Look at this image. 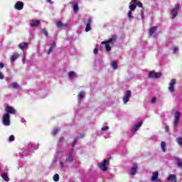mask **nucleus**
<instances>
[{"instance_id":"36","label":"nucleus","mask_w":182,"mask_h":182,"mask_svg":"<svg viewBox=\"0 0 182 182\" xmlns=\"http://www.w3.org/2000/svg\"><path fill=\"white\" fill-rule=\"evenodd\" d=\"M9 141H15V136L11 135L9 138Z\"/></svg>"},{"instance_id":"19","label":"nucleus","mask_w":182,"mask_h":182,"mask_svg":"<svg viewBox=\"0 0 182 182\" xmlns=\"http://www.w3.org/2000/svg\"><path fill=\"white\" fill-rule=\"evenodd\" d=\"M56 48V43H52L50 48L48 50V52L47 53V55H50L52 52H53V49Z\"/></svg>"},{"instance_id":"33","label":"nucleus","mask_w":182,"mask_h":182,"mask_svg":"<svg viewBox=\"0 0 182 182\" xmlns=\"http://www.w3.org/2000/svg\"><path fill=\"white\" fill-rule=\"evenodd\" d=\"M53 181H59V174L55 173V174L53 176Z\"/></svg>"},{"instance_id":"4","label":"nucleus","mask_w":182,"mask_h":182,"mask_svg":"<svg viewBox=\"0 0 182 182\" xmlns=\"http://www.w3.org/2000/svg\"><path fill=\"white\" fill-rule=\"evenodd\" d=\"M177 83V80L176 79H172L170 82H169V87H168V90L171 93H174V90H176V88L174 87L175 85Z\"/></svg>"},{"instance_id":"13","label":"nucleus","mask_w":182,"mask_h":182,"mask_svg":"<svg viewBox=\"0 0 182 182\" xmlns=\"http://www.w3.org/2000/svg\"><path fill=\"white\" fill-rule=\"evenodd\" d=\"M174 117H175V119H174L175 124H178V122L180 120V118L181 117V114L178 112H176Z\"/></svg>"},{"instance_id":"26","label":"nucleus","mask_w":182,"mask_h":182,"mask_svg":"<svg viewBox=\"0 0 182 182\" xmlns=\"http://www.w3.org/2000/svg\"><path fill=\"white\" fill-rule=\"evenodd\" d=\"M73 76H75V77H77V75L73 71H70L68 73V77L69 79H72Z\"/></svg>"},{"instance_id":"3","label":"nucleus","mask_w":182,"mask_h":182,"mask_svg":"<svg viewBox=\"0 0 182 182\" xmlns=\"http://www.w3.org/2000/svg\"><path fill=\"white\" fill-rule=\"evenodd\" d=\"M149 77L151 79H159V77H161V73H156L154 70L150 71Z\"/></svg>"},{"instance_id":"42","label":"nucleus","mask_w":182,"mask_h":182,"mask_svg":"<svg viewBox=\"0 0 182 182\" xmlns=\"http://www.w3.org/2000/svg\"><path fill=\"white\" fill-rule=\"evenodd\" d=\"M141 19L144 18V12L143 11H141Z\"/></svg>"},{"instance_id":"16","label":"nucleus","mask_w":182,"mask_h":182,"mask_svg":"<svg viewBox=\"0 0 182 182\" xmlns=\"http://www.w3.org/2000/svg\"><path fill=\"white\" fill-rule=\"evenodd\" d=\"M168 181L177 182V177L174 174L169 175L167 178Z\"/></svg>"},{"instance_id":"48","label":"nucleus","mask_w":182,"mask_h":182,"mask_svg":"<svg viewBox=\"0 0 182 182\" xmlns=\"http://www.w3.org/2000/svg\"><path fill=\"white\" fill-rule=\"evenodd\" d=\"M47 1V2H51L52 1V0H46Z\"/></svg>"},{"instance_id":"24","label":"nucleus","mask_w":182,"mask_h":182,"mask_svg":"<svg viewBox=\"0 0 182 182\" xmlns=\"http://www.w3.org/2000/svg\"><path fill=\"white\" fill-rule=\"evenodd\" d=\"M1 177L4 181H9V177H8V173H1Z\"/></svg>"},{"instance_id":"41","label":"nucleus","mask_w":182,"mask_h":182,"mask_svg":"<svg viewBox=\"0 0 182 182\" xmlns=\"http://www.w3.org/2000/svg\"><path fill=\"white\" fill-rule=\"evenodd\" d=\"M102 130H103L104 132H106V130H109V127H104L102 128Z\"/></svg>"},{"instance_id":"17","label":"nucleus","mask_w":182,"mask_h":182,"mask_svg":"<svg viewBox=\"0 0 182 182\" xmlns=\"http://www.w3.org/2000/svg\"><path fill=\"white\" fill-rule=\"evenodd\" d=\"M159 178V172L155 171L153 173L152 176L151 177V181H157Z\"/></svg>"},{"instance_id":"46","label":"nucleus","mask_w":182,"mask_h":182,"mask_svg":"<svg viewBox=\"0 0 182 182\" xmlns=\"http://www.w3.org/2000/svg\"><path fill=\"white\" fill-rule=\"evenodd\" d=\"M132 2H133L134 4V5H136L137 4V0H132Z\"/></svg>"},{"instance_id":"49","label":"nucleus","mask_w":182,"mask_h":182,"mask_svg":"<svg viewBox=\"0 0 182 182\" xmlns=\"http://www.w3.org/2000/svg\"><path fill=\"white\" fill-rule=\"evenodd\" d=\"M62 140H63V138L60 139V141H62Z\"/></svg>"},{"instance_id":"8","label":"nucleus","mask_w":182,"mask_h":182,"mask_svg":"<svg viewBox=\"0 0 182 182\" xmlns=\"http://www.w3.org/2000/svg\"><path fill=\"white\" fill-rule=\"evenodd\" d=\"M85 32H89L92 29V18H89L85 22Z\"/></svg>"},{"instance_id":"32","label":"nucleus","mask_w":182,"mask_h":182,"mask_svg":"<svg viewBox=\"0 0 182 182\" xmlns=\"http://www.w3.org/2000/svg\"><path fill=\"white\" fill-rule=\"evenodd\" d=\"M59 133V129H55L53 131L51 132L52 136H56Z\"/></svg>"},{"instance_id":"12","label":"nucleus","mask_w":182,"mask_h":182,"mask_svg":"<svg viewBox=\"0 0 182 182\" xmlns=\"http://www.w3.org/2000/svg\"><path fill=\"white\" fill-rule=\"evenodd\" d=\"M41 24V21L39 20H31V22L30 23L31 28H35L36 26H39Z\"/></svg>"},{"instance_id":"45","label":"nucleus","mask_w":182,"mask_h":182,"mask_svg":"<svg viewBox=\"0 0 182 182\" xmlns=\"http://www.w3.org/2000/svg\"><path fill=\"white\" fill-rule=\"evenodd\" d=\"M4 77V74H2V73L0 71V79L2 80Z\"/></svg>"},{"instance_id":"38","label":"nucleus","mask_w":182,"mask_h":182,"mask_svg":"<svg viewBox=\"0 0 182 182\" xmlns=\"http://www.w3.org/2000/svg\"><path fill=\"white\" fill-rule=\"evenodd\" d=\"M135 5L136 6L137 5V6H139V8H143V4L140 1H138Z\"/></svg>"},{"instance_id":"39","label":"nucleus","mask_w":182,"mask_h":182,"mask_svg":"<svg viewBox=\"0 0 182 182\" xmlns=\"http://www.w3.org/2000/svg\"><path fill=\"white\" fill-rule=\"evenodd\" d=\"M156 100H157V98H156V97H154L151 100V103H156Z\"/></svg>"},{"instance_id":"35","label":"nucleus","mask_w":182,"mask_h":182,"mask_svg":"<svg viewBox=\"0 0 182 182\" xmlns=\"http://www.w3.org/2000/svg\"><path fill=\"white\" fill-rule=\"evenodd\" d=\"M133 13V11H132V10H130L129 12H128V18L129 19H133V16L132 15V14Z\"/></svg>"},{"instance_id":"34","label":"nucleus","mask_w":182,"mask_h":182,"mask_svg":"<svg viewBox=\"0 0 182 182\" xmlns=\"http://www.w3.org/2000/svg\"><path fill=\"white\" fill-rule=\"evenodd\" d=\"M41 32L42 33H43V35H45V36L48 37V31H46V28L42 29Z\"/></svg>"},{"instance_id":"40","label":"nucleus","mask_w":182,"mask_h":182,"mask_svg":"<svg viewBox=\"0 0 182 182\" xmlns=\"http://www.w3.org/2000/svg\"><path fill=\"white\" fill-rule=\"evenodd\" d=\"M178 52V48H174L173 50V53H177Z\"/></svg>"},{"instance_id":"7","label":"nucleus","mask_w":182,"mask_h":182,"mask_svg":"<svg viewBox=\"0 0 182 182\" xmlns=\"http://www.w3.org/2000/svg\"><path fill=\"white\" fill-rule=\"evenodd\" d=\"M117 41V36H112V38H109L107 41H102L101 44L105 45L107 43H114Z\"/></svg>"},{"instance_id":"15","label":"nucleus","mask_w":182,"mask_h":182,"mask_svg":"<svg viewBox=\"0 0 182 182\" xmlns=\"http://www.w3.org/2000/svg\"><path fill=\"white\" fill-rule=\"evenodd\" d=\"M157 31V26H153L149 28V36H152L153 38H156L154 33Z\"/></svg>"},{"instance_id":"25","label":"nucleus","mask_w":182,"mask_h":182,"mask_svg":"<svg viewBox=\"0 0 182 182\" xmlns=\"http://www.w3.org/2000/svg\"><path fill=\"white\" fill-rule=\"evenodd\" d=\"M111 66L112 69H114V70H116V69H117V61L116 60L112 61L111 63Z\"/></svg>"},{"instance_id":"43","label":"nucleus","mask_w":182,"mask_h":182,"mask_svg":"<svg viewBox=\"0 0 182 182\" xmlns=\"http://www.w3.org/2000/svg\"><path fill=\"white\" fill-rule=\"evenodd\" d=\"M94 53H95V55H97L99 53V50L97 48H95L94 50Z\"/></svg>"},{"instance_id":"23","label":"nucleus","mask_w":182,"mask_h":182,"mask_svg":"<svg viewBox=\"0 0 182 182\" xmlns=\"http://www.w3.org/2000/svg\"><path fill=\"white\" fill-rule=\"evenodd\" d=\"M19 58V53H16L11 57V62H15Z\"/></svg>"},{"instance_id":"21","label":"nucleus","mask_w":182,"mask_h":182,"mask_svg":"<svg viewBox=\"0 0 182 182\" xmlns=\"http://www.w3.org/2000/svg\"><path fill=\"white\" fill-rule=\"evenodd\" d=\"M82 137H85V134H81L80 136H77L73 142V147H75V145L76 144V143H77V139H82Z\"/></svg>"},{"instance_id":"22","label":"nucleus","mask_w":182,"mask_h":182,"mask_svg":"<svg viewBox=\"0 0 182 182\" xmlns=\"http://www.w3.org/2000/svg\"><path fill=\"white\" fill-rule=\"evenodd\" d=\"M56 26H58V28H63V26H68V24H63V23H62V21H59L56 22Z\"/></svg>"},{"instance_id":"29","label":"nucleus","mask_w":182,"mask_h":182,"mask_svg":"<svg viewBox=\"0 0 182 182\" xmlns=\"http://www.w3.org/2000/svg\"><path fill=\"white\" fill-rule=\"evenodd\" d=\"M85 95H86V94L85 93V92L81 91V92H80V93L78 94V98H80V99H83V97H85Z\"/></svg>"},{"instance_id":"28","label":"nucleus","mask_w":182,"mask_h":182,"mask_svg":"<svg viewBox=\"0 0 182 182\" xmlns=\"http://www.w3.org/2000/svg\"><path fill=\"white\" fill-rule=\"evenodd\" d=\"M161 149H162V151H164V153H166V142L164 141H161Z\"/></svg>"},{"instance_id":"1","label":"nucleus","mask_w":182,"mask_h":182,"mask_svg":"<svg viewBox=\"0 0 182 182\" xmlns=\"http://www.w3.org/2000/svg\"><path fill=\"white\" fill-rule=\"evenodd\" d=\"M110 164L109 160L105 159L101 164L99 165V168L102 171H107V166Z\"/></svg>"},{"instance_id":"6","label":"nucleus","mask_w":182,"mask_h":182,"mask_svg":"<svg viewBox=\"0 0 182 182\" xmlns=\"http://www.w3.org/2000/svg\"><path fill=\"white\" fill-rule=\"evenodd\" d=\"M6 114H15L16 113V110L15 108L11 106H6L5 108Z\"/></svg>"},{"instance_id":"2","label":"nucleus","mask_w":182,"mask_h":182,"mask_svg":"<svg viewBox=\"0 0 182 182\" xmlns=\"http://www.w3.org/2000/svg\"><path fill=\"white\" fill-rule=\"evenodd\" d=\"M178 9H180V5L176 4L175 7L171 11V14L172 15V19H174L177 15H178Z\"/></svg>"},{"instance_id":"37","label":"nucleus","mask_w":182,"mask_h":182,"mask_svg":"<svg viewBox=\"0 0 182 182\" xmlns=\"http://www.w3.org/2000/svg\"><path fill=\"white\" fill-rule=\"evenodd\" d=\"M136 4H131L129 6V9H131V11H134V9H136Z\"/></svg>"},{"instance_id":"20","label":"nucleus","mask_w":182,"mask_h":182,"mask_svg":"<svg viewBox=\"0 0 182 182\" xmlns=\"http://www.w3.org/2000/svg\"><path fill=\"white\" fill-rule=\"evenodd\" d=\"M28 43L26 42L21 43L18 45V48L19 49H21V50L26 49V48H28Z\"/></svg>"},{"instance_id":"44","label":"nucleus","mask_w":182,"mask_h":182,"mask_svg":"<svg viewBox=\"0 0 182 182\" xmlns=\"http://www.w3.org/2000/svg\"><path fill=\"white\" fill-rule=\"evenodd\" d=\"M59 164H60V166L61 168H63V167H65V166L63 165V162L60 161Z\"/></svg>"},{"instance_id":"31","label":"nucleus","mask_w":182,"mask_h":182,"mask_svg":"<svg viewBox=\"0 0 182 182\" xmlns=\"http://www.w3.org/2000/svg\"><path fill=\"white\" fill-rule=\"evenodd\" d=\"M11 86L14 89H19V84H18V82H13Z\"/></svg>"},{"instance_id":"47","label":"nucleus","mask_w":182,"mask_h":182,"mask_svg":"<svg viewBox=\"0 0 182 182\" xmlns=\"http://www.w3.org/2000/svg\"><path fill=\"white\" fill-rule=\"evenodd\" d=\"M4 65L2 63H0V69L4 68Z\"/></svg>"},{"instance_id":"11","label":"nucleus","mask_w":182,"mask_h":182,"mask_svg":"<svg viewBox=\"0 0 182 182\" xmlns=\"http://www.w3.org/2000/svg\"><path fill=\"white\" fill-rule=\"evenodd\" d=\"M143 125V122H139L131 129L132 133H136L137 130H139V127H141Z\"/></svg>"},{"instance_id":"18","label":"nucleus","mask_w":182,"mask_h":182,"mask_svg":"<svg viewBox=\"0 0 182 182\" xmlns=\"http://www.w3.org/2000/svg\"><path fill=\"white\" fill-rule=\"evenodd\" d=\"M68 160L69 163H73V149H71V151L69 153L68 155Z\"/></svg>"},{"instance_id":"5","label":"nucleus","mask_w":182,"mask_h":182,"mask_svg":"<svg viewBox=\"0 0 182 182\" xmlns=\"http://www.w3.org/2000/svg\"><path fill=\"white\" fill-rule=\"evenodd\" d=\"M11 116L9 114H5L3 116V124H4V126H9V124H11Z\"/></svg>"},{"instance_id":"30","label":"nucleus","mask_w":182,"mask_h":182,"mask_svg":"<svg viewBox=\"0 0 182 182\" xmlns=\"http://www.w3.org/2000/svg\"><path fill=\"white\" fill-rule=\"evenodd\" d=\"M105 48L107 52H110V50H112V47H110V45H109V43L105 44Z\"/></svg>"},{"instance_id":"14","label":"nucleus","mask_w":182,"mask_h":182,"mask_svg":"<svg viewBox=\"0 0 182 182\" xmlns=\"http://www.w3.org/2000/svg\"><path fill=\"white\" fill-rule=\"evenodd\" d=\"M137 164H134L133 167L130 171L131 176H136V173H137Z\"/></svg>"},{"instance_id":"9","label":"nucleus","mask_w":182,"mask_h":182,"mask_svg":"<svg viewBox=\"0 0 182 182\" xmlns=\"http://www.w3.org/2000/svg\"><path fill=\"white\" fill-rule=\"evenodd\" d=\"M15 9H17V11H22L23 9V2L22 1H18L14 5Z\"/></svg>"},{"instance_id":"27","label":"nucleus","mask_w":182,"mask_h":182,"mask_svg":"<svg viewBox=\"0 0 182 182\" xmlns=\"http://www.w3.org/2000/svg\"><path fill=\"white\" fill-rule=\"evenodd\" d=\"M73 11L75 14H77V12H79V6L77 5V4L73 5Z\"/></svg>"},{"instance_id":"10","label":"nucleus","mask_w":182,"mask_h":182,"mask_svg":"<svg viewBox=\"0 0 182 182\" xmlns=\"http://www.w3.org/2000/svg\"><path fill=\"white\" fill-rule=\"evenodd\" d=\"M131 96H132V91L131 90L127 91L126 95L123 97V102L124 104L129 102V99H130Z\"/></svg>"}]
</instances>
